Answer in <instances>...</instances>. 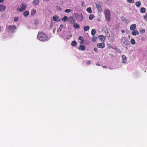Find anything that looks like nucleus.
Masks as SVG:
<instances>
[{
  "label": "nucleus",
  "instance_id": "49",
  "mask_svg": "<svg viewBox=\"0 0 147 147\" xmlns=\"http://www.w3.org/2000/svg\"><path fill=\"white\" fill-rule=\"evenodd\" d=\"M96 65H98V66H100V64H99L98 63H96Z\"/></svg>",
  "mask_w": 147,
  "mask_h": 147
},
{
  "label": "nucleus",
  "instance_id": "39",
  "mask_svg": "<svg viewBox=\"0 0 147 147\" xmlns=\"http://www.w3.org/2000/svg\"><path fill=\"white\" fill-rule=\"evenodd\" d=\"M123 22L126 23H128L129 22V21L128 20L125 19V21H124Z\"/></svg>",
  "mask_w": 147,
  "mask_h": 147
},
{
  "label": "nucleus",
  "instance_id": "44",
  "mask_svg": "<svg viewBox=\"0 0 147 147\" xmlns=\"http://www.w3.org/2000/svg\"><path fill=\"white\" fill-rule=\"evenodd\" d=\"M63 27V25L62 24H61L60 25V28H62Z\"/></svg>",
  "mask_w": 147,
  "mask_h": 147
},
{
  "label": "nucleus",
  "instance_id": "8",
  "mask_svg": "<svg viewBox=\"0 0 147 147\" xmlns=\"http://www.w3.org/2000/svg\"><path fill=\"white\" fill-rule=\"evenodd\" d=\"M74 16L76 20L78 21H81L83 19V17L82 14H79L78 13H75Z\"/></svg>",
  "mask_w": 147,
  "mask_h": 147
},
{
  "label": "nucleus",
  "instance_id": "15",
  "mask_svg": "<svg viewBox=\"0 0 147 147\" xmlns=\"http://www.w3.org/2000/svg\"><path fill=\"white\" fill-rule=\"evenodd\" d=\"M98 38L102 42H104L105 40V37L104 36L101 35L98 36Z\"/></svg>",
  "mask_w": 147,
  "mask_h": 147
},
{
  "label": "nucleus",
  "instance_id": "52",
  "mask_svg": "<svg viewBox=\"0 0 147 147\" xmlns=\"http://www.w3.org/2000/svg\"><path fill=\"white\" fill-rule=\"evenodd\" d=\"M55 30V29H54L53 31V32L54 33V32Z\"/></svg>",
  "mask_w": 147,
  "mask_h": 147
},
{
  "label": "nucleus",
  "instance_id": "34",
  "mask_svg": "<svg viewBox=\"0 0 147 147\" xmlns=\"http://www.w3.org/2000/svg\"><path fill=\"white\" fill-rule=\"evenodd\" d=\"M127 3H134V0H127Z\"/></svg>",
  "mask_w": 147,
  "mask_h": 147
},
{
  "label": "nucleus",
  "instance_id": "29",
  "mask_svg": "<svg viewBox=\"0 0 147 147\" xmlns=\"http://www.w3.org/2000/svg\"><path fill=\"white\" fill-rule=\"evenodd\" d=\"M96 33V31L95 29H92L91 31V34L92 36L94 35Z\"/></svg>",
  "mask_w": 147,
  "mask_h": 147
},
{
  "label": "nucleus",
  "instance_id": "32",
  "mask_svg": "<svg viewBox=\"0 0 147 147\" xmlns=\"http://www.w3.org/2000/svg\"><path fill=\"white\" fill-rule=\"evenodd\" d=\"M39 0H34L33 2V4L36 5L38 4L39 3Z\"/></svg>",
  "mask_w": 147,
  "mask_h": 147
},
{
  "label": "nucleus",
  "instance_id": "30",
  "mask_svg": "<svg viewBox=\"0 0 147 147\" xmlns=\"http://www.w3.org/2000/svg\"><path fill=\"white\" fill-rule=\"evenodd\" d=\"M68 20L67 17V16H65L62 19V20L64 22Z\"/></svg>",
  "mask_w": 147,
  "mask_h": 147
},
{
  "label": "nucleus",
  "instance_id": "20",
  "mask_svg": "<svg viewBox=\"0 0 147 147\" xmlns=\"http://www.w3.org/2000/svg\"><path fill=\"white\" fill-rule=\"evenodd\" d=\"M29 15V12L28 11H26L23 13V15L24 17H26Z\"/></svg>",
  "mask_w": 147,
  "mask_h": 147
},
{
  "label": "nucleus",
  "instance_id": "9",
  "mask_svg": "<svg viewBox=\"0 0 147 147\" xmlns=\"http://www.w3.org/2000/svg\"><path fill=\"white\" fill-rule=\"evenodd\" d=\"M127 58L125 55L122 56V59L121 60L122 62L124 64L127 63Z\"/></svg>",
  "mask_w": 147,
  "mask_h": 147
},
{
  "label": "nucleus",
  "instance_id": "37",
  "mask_svg": "<svg viewBox=\"0 0 147 147\" xmlns=\"http://www.w3.org/2000/svg\"><path fill=\"white\" fill-rule=\"evenodd\" d=\"M86 63L88 65H90L91 63V61L90 60H87L86 61Z\"/></svg>",
  "mask_w": 147,
  "mask_h": 147
},
{
  "label": "nucleus",
  "instance_id": "27",
  "mask_svg": "<svg viewBox=\"0 0 147 147\" xmlns=\"http://www.w3.org/2000/svg\"><path fill=\"white\" fill-rule=\"evenodd\" d=\"M86 11L88 13H92L91 8L90 7H89L88 8L86 9Z\"/></svg>",
  "mask_w": 147,
  "mask_h": 147
},
{
  "label": "nucleus",
  "instance_id": "31",
  "mask_svg": "<svg viewBox=\"0 0 147 147\" xmlns=\"http://www.w3.org/2000/svg\"><path fill=\"white\" fill-rule=\"evenodd\" d=\"M94 17V16L93 14L90 15L89 17V19L90 20H92Z\"/></svg>",
  "mask_w": 147,
  "mask_h": 147
},
{
  "label": "nucleus",
  "instance_id": "11",
  "mask_svg": "<svg viewBox=\"0 0 147 147\" xmlns=\"http://www.w3.org/2000/svg\"><path fill=\"white\" fill-rule=\"evenodd\" d=\"M136 26L135 24H131L130 26V30H134L136 28Z\"/></svg>",
  "mask_w": 147,
  "mask_h": 147
},
{
  "label": "nucleus",
  "instance_id": "5",
  "mask_svg": "<svg viewBox=\"0 0 147 147\" xmlns=\"http://www.w3.org/2000/svg\"><path fill=\"white\" fill-rule=\"evenodd\" d=\"M26 5L25 3H22L18 6L16 9L18 11L22 12L26 9Z\"/></svg>",
  "mask_w": 147,
  "mask_h": 147
},
{
  "label": "nucleus",
  "instance_id": "36",
  "mask_svg": "<svg viewBox=\"0 0 147 147\" xmlns=\"http://www.w3.org/2000/svg\"><path fill=\"white\" fill-rule=\"evenodd\" d=\"M19 19V17H15L14 18V21L15 22H16Z\"/></svg>",
  "mask_w": 147,
  "mask_h": 147
},
{
  "label": "nucleus",
  "instance_id": "33",
  "mask_svg": "<svg viewBox=\"0 0 147 147\" xmlns=\"http://www.w3.org/2000/svg\"><path fill=\"white\" fill-rule=\"evenodd\" d=\"M97 37L95 36H93L92 38V41L94 42H95L96 40Z\"/></svg>",
  "mask_w": 147,
  "mask_h": 147
},
{
  "label": "nucleus",
  "instance_id": "12",
  "mask_svg": "<svg viewBox=\"0 0 147 147\" xmlns=\"http://www.w3.org/2000/svg\"><path fill=\"white\" fill-rule=\"evenodd\" d=\"M69 21L71 24H74L75 22V20L72 17H70L69 18Z\"/></svg>",
  "mask_w": 147,
  "mask_h": 147
},
{
  "label": "nucleus",
  "instance_id": "4",
  "mask_svg": "<svg viewBox=\"0 0 147 147\" xmlns=\"http://www.w3.org/2000/svg\"><path fill=\"white\" fill-rule=\"evenodd\" d=\"M105 33L106 36L111 41H113L114 40V36L113 34L109 31H105Z\"/></svg>",
  "mask_w": 147,
  "mask_h": 147
},
{
  "label": "nucleus",
  "instance_id": "45",
  "mask_svg": "<svg viewBox=\"0 0 147 147\" xmlns=\"http://www.w3.org/2000/svg\"><path fill=\"white\" fill-rule=\"evenodd\" d=\"M5 0H0V3H2Z\"/></svg>",
  "mask_w": 147,
  "mask_h": 147
},
{
  "label": "nucleus",
  "instance_id": "43",
  "mask_svg": "<svg viewBox=\"0 0 147 147\" xmlns=\"http://www.w3.org/2000/svg\"><path fill=\"white\" fill-rule=\"evenodd\" d=\"M98 50V49H97L96 48H95L94 49V51L95 52H97V51Z\"/></svg>",
  "mask_w": 147,
  "mask_h": 147
},
{
  "label": "nucleus",
  "instance_id": "3",
  "mask_svg": "<svg viewBox=\"0 0 147 147\" xmlns=\"http://www.w3.org/2000/svg\"><path fill=\"white\" fill-rule=\"evenodd\" d=\"M121 41L122 46L126 48H127L130 45L129 41L127 40L126 38L125 37L122 38Z\"/></svg>",
  "mask_w": 147,
  "mask_h": 147
},
{
  "label": "nucleus",
  "instance_id": "2",
  "mask_svg": "<svg viewBox=\"0 0 147 147\" xmlns=\"http://www.w3.org/2000/svg\"><path fill=\"white\" fill-rule=\"evenodd\" d=\"M16 28V27L15 25H7L5 32L6 33H13Z\"/></svg>",
  "mask_w": 147,
  "mask_h": 147
},
{
  "label": "nucleus",
  "instance_id": "50",
  "mask_svg": "<svg viewBox=\"0 0 147 147\" xmlns=\"http://www.w3.org/2000/svg\"><path fill=\"white\" fill-rule=\"evenodd\" d=\"M103 67L106 68L107 67L106 66H102Z\"/></svg>",
  "mask_w": 147,
  "mask_h": 147
},
{
  "label": "nucleus",
  "instance_id": "51",
  "mask_svg": "<svg viewBox=\"0 0 147 147\" xmlns=\"http://www.w3.org/2000/svg\"><path fill=\"white\" fill-rule=\"evenodd\" d=\"M128 37L129 38H130V36L129 35L128 36Z\"/></svg>",
  "mask_w": 147,
  "mask_h": 147
},
{
  "label": "nucleus",
  "instance_id": "21",
  "mask_svg": "<svg viewBox=\"0 0 147 147\" xmlns=\"http://www.w3.org/2000/svg\"><path fill=\"white\" fill-rule=\"evenodd\" d=\"M136 6L138 7H140V5H141V1H137L136 3Z\"/></svg>",
  "mask_w": 147,
  "mask_h": 147
},
{
  "label": "nucleus",
  "instance_id": "13",
  "mask_svg": "<svg viewBox=\"0 0 147 147\" xmlns=\"http://www.w3.org/2000/svg\"><path fill=\"white\" fill-rule=\"evenodd\" d=\"M5 6L2 4L0 5V12L3 11L5 9Z\"/></svg>",
  "mask_w": 147,
  "mask_h": 147
},
{
  "label": "nucleus",
  "instance_id": "19",
  "mask_svg": "<svg viewBox=\"0 0 147 147\" xmlns=\"http://www.w3.org/2000/svg\"><path fill=\"white\" fill-rule=\"evenodd\" d=\"M78 39L80 40V43L81 44H82L84 42L83 38L81 36H80L79 37Z\"/></svg>",
  "mask_w": 147,
  "mask_h": 147
},
{
  "label": "nucleus",
  "instance_id": "47",
  "mask_svg": "<svg viewBox=\"0 0 147 147\" xmlns=\"http://www.w3.org/2000/svg\"><path fill=\"white\" fill-rule=\"evenodd\" d=\"M142 33H144L145 32V30L144 29H143L142 31Z\"/></svg>",
  "mask_w": 147,
  "mask_h": 147
},
{
  "label": "nucleus",
  "instance_id": "16",
  "mask_svg": "<svg viewBox=\"0 0 147 147\" xmlns=\"http://www.w3.org/2000/svg\"><path fill=\"white\" fill-rule=\"evenodd\" d=\"M73 26L75 28H79L80 27V25L77 23H74Z\"/></svg>",
  "mask_w": 147,
  "mask_h": 147
},
{
  "label": "nucleus",
  "instance_id": "18",
  "mask_svg": "<svg viewBox=\"0 0 147 147\" xmlns=\"http://www.w3.org/2000/svg\"><path fill=\"white\" fill-rule=\"evenodd\" d=\"M96 7L97 8L98 10L100 12L102 11V9L101 6L99 4H96Z\"/></svg>",
  "mask_w": 147,
  "mask_h": 147
},
{
  "label": "nucleus",
  "instance_id": "41",
  "mask_svg": "<svg viewBox=\"0 0 147 147\" xmlns=\"http://www.w3.org/2000/svg\"><path fill=\"white\" fill-rule=\"evenodd\" d=\"M144 18L145 20H147V14L144 16Z\"/></svg>",
  "mask_w": 147,
  "mask_h": 147
},
{
  "label": "nucleus",
  "instance_id": "42",
  "mask_svg": "<svg viewBox=\"0 0 147 147\" xmlns=\"http://www.w3.org/2000/svg\"><path fill=\"white\" fill-rule=\"evenodd\" d=\"M62 28H60V27H59L58 29L57 30V32H58L59 31V32H60Z\"/></svg>",
  "mask_w": 147,
  "mask_h": 147
},
{
  "label": "nucleus",
  "instance_id": "24",
  "mask_svg": "<svg viewBox=\"0 0 147 147\" xmlns=\"http://www.w3.org/2000/svg\"><path fill=\"white\" fill-rule=\"evenodd\" d=\"M71 44L73 46H75L77 45V42L76 41L74 40L72 42Z\"/></svg>",
  "mask_w": 147,
  "mask_h": 147
},
{
  "label": "nucleus",
  "instance_id": "14",
  "mask_svg": "<svg viewBox=\"0 0 147 147\" xmlns=\"http://www.w3.org/2000/svg\"><path fill=\"white\" fill-rule=\"evenodd\" d=\"M133 31L132 32V34L133 36H136V35H138L139 34V32L138 31L135 30H133Z\"/></svg>",
  "mask_w": 147,
  "mask_h": 147
},
{
  "label": "nucleus",
  "instance_id": "23",
  "mask_svg": "<svg viewBox=\"0 0 147 147\" xmlns=\"http://www.w3.org/2000/svg\"><path fill=\"white\" fill-rule=\"evenodd\" d=\"M90 29V27L89 26H85L84 27V29L85 31H86Z\"/></svg>",
  "mask_w": 147,
  "mask_h": 147
},
{
  "label": "nucleus",
  "instance_id": "35",
  "mask_svg": "<svg viewBox=\"0 0 147 147\" xmlns=\"http://www.w3.org/2000/svg\"><path fill=\"white\" fill-rule=\"evenodd\" d=\"M71 11V10L70 9H67L65 10V12L67 13H69Z\"/></svg>",
  "mask_w": 147,
  "mask_h": 147
},
{
  "label": "nucleus",
  "instance_id": "22",
  "mask_svg": "<svg viewBox=\"0 0 147 147\" xmlns=\"http://www.w3.org/2000/svg\"><path fill=\"white\" fill-rule=\"evenodd\" d=\"M146 11V8L144 7H142L141 8L140 11L142 13H144Z\"/></svg>",
  "mask_w": 147,
  "mask_h": 147
},
{
  "label": "nucleus",
  "instance_id": "6",
  "mask_svg": "<svg viewBox=\"0 0 147 147\" xmlns=\"http://www.w3.org/2000/svg\"><path fill=\"white\" fill-rule=\"evenodd\" d=\"M61 36L64 39L67 38L68 39H69V37L70 38L71 37L72 35L71 34L70 32H64L61 34Z\"/></svg>",
  "mask_w": 147,
  "mask_h": 147
},
{
  "label": "nucleus",
  "instance_id": "46",
  "mask_svg": "<svg viewBox=\"0 0 147 147\" xmlns=\"http://www.w3.org/2000/svg\"><path fill=\"white\" fill-rule=\"evenodd\" d=\"M125 30H121V32L123 33L125 32Z\"/></svg>",
  "mask_w": 147,
  "mask_h": 147
},
{
  "label": "nucleus",
  "instance_id": "48",
  "mask_svg": "<svg viewBox=\"0 0 147 147\" xmlns=\"http://www.w3.org/2000/svg\"><path fill=\"white\" fill-rule=\"evenodd\" d=\"M43 0L44 1L47 2V1H50V0Z\"/></svg>",
  "mask_w": 147,
  "mask_h": 147
},
{
  "label": "nucleus",
  "instance_id": "38",
  "mask_svg": "<svg viewBox=\"0 0 147 147\" xmlns=\"http://www.w3.org/2000/svg\"><path fill=\"white\" fill-rule=\"evenodd\" d=\"M126 19L123 17H121V19L123 22L124 21H125Z\"/></svg>",
  "mask_w": 147,
  "mask_h": 147
},
{
  "label": "nucleus",
  "instance_id": "28",
  "mask_svg": "<svg viewBox=\"0 0 147 147\" xmlns=\"http://www.w3.org/2000/svg\"><path fill=\"white\" fill-rule=\"evenodd\" d=\"M36 13V11L35 10L33 9L32 10L31 12V15L32 16L34 15Z\"/></svg>",
  "mask_w": 147,
  "mask_h": 147
},
{
  "label": "nucleus",
  "instance_id": "7",
  "mask_svg": "<svg viewBox=\"0 0 147 147\" xmlns=\"http://www.w3.org/2000/svg\"><path fill=\"white\" fill-rule=\"evenodd\" d=\"M105 14L106 17V19L108 21L110 20L111 14L109 10L107 9H106L105 10Z\"/></svg>",
  "mask_w": 147,
  "mask_h": 147
},
{
  "label": "nucleus",
  "instance_id": "1",
  "mask_svg": "<svg viewBox=\"0 0 147 147\" xmlns=\"http://www.w3.org/2000/svg\"><path fill=\"white\" fill-rule=\"evenodd\" d=\"M37 38L38 40L41 41L48 40L49 39L47 35L42 32L38 33Z\"/></svg>",
  "mask_w": 147,
  "mask_h": 147
},
{
  "label": "nucleus",
  "instance_id": "17",
  "mask_svg": "<svg viewBox=\"0 0 147 147\" xmlns=\"http://www.w3.org/2000/svg\"><path fill=\"white\" fill-rule=\"evenodd\" d=\"M86 47L84 46V45H80V47L78 48L79 50L84 51L85 50Z\"/></svg>",
  "mask_w": 147,
  "mask_h": 147
},
{
  "label": "nucleus",
  "instance_id": "10",
  "mask_svg": "<svg viewBox=\"0 0 147 147\" xmlns=\"http://www.w3.org/2000/svg\"><path fill=\"white\" fill-rule=\"evenodd\" d=\"M97 47L98 48L103 49L105 47V44L103 43H99L97 44Z\"/></svg>",
  "mask_w": 147,
  "mask_h": 147
},
{
  "label": "nucleus",
  "instance_id": "25",
  "mask_svg": "<svg viewBox=\"0 0 147 147\" xmlns=\"http://www.w3.org/2000/svg\"><path fill=\"white\" fill-rule=\"evenodd\" d=\"M59 18V17L57 16H53V19L54 21H56Z\"/></svg>",
  "mask_w": 147,
  "mask_h": 147
},
{
  "label": "nucleus",
  "instance_id": "26",
  "mask_svg": "<svg viewBox=\"0 0 147 147\" xmlns=\"http://www.w3.org/2000/svg\"><path fill=\"white\" fill-rule=\"evenodd\" d=\"M130 42L131 44L133 45H134L136 44V41L133 38L131 39Z\"/></svg>",
  "mask_w": 147,
  "mask_h": 147
},
{
  "label": "nucleus",
  "instance_id": "40",
  "mask_svg": "<svg viewBox=\"0 0 147 147\" xmlns=\"http://www.w3.org/2000/svg\"><path fill=\"white\" fill-rule=\"evenodd\" d=\"M82 6L83 7H84V1H82Z\"/></svg>",
  "mask_w": 147,
  "mask_h": 147
}]
</instances>
